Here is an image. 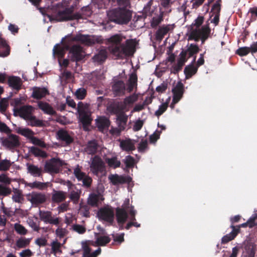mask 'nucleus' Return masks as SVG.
<instances>
[{"label":"nucleus","instance_id":"nucleus-1","mask_svg":"<svg viewBox=\"0 0 257 257\" xmlns=\"http://www.w3.org/2000/svg\"><path fill=\"white\" fill-rule=\"evenodd\" d=\"M125 37L121 34H116L107 39L109 44L108 49L110 52L117 59H124L134 54L136 51L134 40L127 39L125 43H122Z\"/></svg>","mask_w":257,"mask_h":257},{"label":"nucleus","instance_id":"nucleus-2","mask_svg":"<svg viewBox=\"0 0 257 257\" xmlns=\"http://www.w3.org/2000/svg\"><path fill=\"white\" fill-rule=\"evenodd\" d=\"M116 3L119 7L109 10L107 14L108 20L118 25H127L132 18V11L127 8L130 0H109Z\"/></svg>","mask_w":257,"mask_h":257},{"label":"nucleus","instance_id":"nucleus-3","mask_svg":"<svg viewBox=\"0 0 257 257\" xmlns=\"http://www.w3.org/2000/svg\"><path fill=\"white\" fill-rule=\"evenodd\" d=\"M81 13L80 12L74 13V7L65 8L59 10L55 14L50 18L51 22H64L75 20H80L83 18L84 16H90L91 14L88 7H83L81 9Z\"/></svg>","mask_w":257,"mask_h":257},{"label":"nucleus","instance_id":"nucleus-4","mask_svg":"<svg viewBox=\"0 0 257 257\" xmlns=\"http://www.w3.org/2000/svg\"><path fill=\"white\" fill-rule=\"evenodd\" d=\"M211 31L209 23L202 26L201 28H191L188 40L198 42L201 37H210Z\"/></svg>","mask_w":257,"mask_h":257},{"label":"nucleus","instance_id":"nucleus-5","mask_svg":"<svg viewBox=\"0 0 257 257\" xmlns=\"http://www.w3.org/2000/svg\"><path fill=\"white\" fill-rule=\"evenodd\" d=\"M97 216L99 220L105 221L110 224L114 221V213L113 208L109 206H104L99 209Z\"/></svg>","mask_w":257,"mask_h":257},{"label":"nucleus","instance_id":"nucleus-6","mask_svg":"<svg viewBox=\"0 0 257 257\" xmlns=\"http://www.w3.org/2000/svg\"><path fill=\"white\" fill-rule=\"evenodd\" d=\"M63 161L59 158H52L49 161H47L44 166V171L49 173H58L59 172V166L64 165Z\"/></svg>","mask_w":257,"mask_h":257},{"label":"nucleus","instance_id":"nucleus-7","mask_svg":"<svg viewBox=\"0 0 257 257\" xmlns=\"http://www.w3.org/2000/svg\"><path fill=\"white\" fill-rule=\"evenodd\" d=\"M71 42L69 36L67 37L65 40V38H63L61 41V45L59 44H56L53 48V51L54 55H57L61 58L64 57L66 51L70 49V43Z\"/></svg>","mask_w":257,"mask_h":257},{"label":"nucleus","instance_id":"nucleus-8","mask_svg":"<svg viewBox=\"0 0 257 257\" xmlns=\"http://www.w3.org/2000/svg\"><path fill=\"white\" fill-rule=\"evenodd\" d=\"M2 145L9 149H13L20 145L19 137L16 135L9 134L7 138L1 139Z\"/></svg>","mask_w":257,"mask_h":257},{"label":"nucleus","instance_id":"nucleus-9","mask_svg":"<svg viewBox=\"0 0 257 257\" xmlns=\"http://www.w3.org/2000/svg\"><path fill=\"white\" fill-rule=\"evenodd\" d=\"M39 216L40 219L46 224L49 223L57 226L60 222L59 218L53 216L52 212L49 211L42 210L39 209Z\"/></svg>","mask_w":257,"mask_h":257},{"label":"nucleus","instance_id":"nucleus-10","mask_svg":"<svg viewBox=\"0 0 257 257\" xmlns=\"http://www.w3.org/2000/svg\"><path fill=\"white\" fill-rule=\"evenodd\" d=\"M72 43H70L69 54L70 55V60L73 62H78L83 58L82 52V47L79 45H74L72 46Z\"/></svg>","mask_w":257,"mask_h":257},{"label":"nucleus","instance_id":"nucleus-11","mask_svg":"<svg viewBox=\"0 0 257 257\" xmlns=\"http://www.w3.org/2000/svg\"><path fill=\"white\" fill-rule=\"evenodd\" d=\"M90 170L95 175L99 173H102L104 169V164L102 159L98 156H94L90 165Z\"/></svg>","mask_w":257,"mask_h":257},{"label":"nucleus","instance_id":"nucleus-12","mask_svg":"<svg viewBox=\"0 0 257 257\" xmlns=\"http://www.w3.org/2000/svg\"><path fill=\"white\" fill-rule=\"evenodd\" d=\"M125 108V104L121 101H113L107 106V110L111 114L117 115L122 112Z\"/></svg>","mask_w":257,"mask_h":257},{"label":"nucleus","instance_id":"nucleus-13","mask_svg":"<svg viewBox=\"0 0 257 257\" xmlns=\"http://www.w3.org/2000/svg\"><path fill=\"white\" fill-rule=\"evenodd\" d=\"M56 137L57 140L64 143V146H69L74 141L73 137L71 136L67 131L64 129H61L57 131Z\"/></svg>","mask_w":257,"mask_h":257},{"label":"nucleus","instance_id":"nucleus-14","mask_svg":"<svg viewBox=\"0 0 257 257\" xmlns=\"http://www.w3.org/2000/svg\"><path fill=\"white\" fill-rule=\"evenodd\" d=\"M32 106L30 105H25L20 108H14V115L15 116H20L25 120H28L31 116Z\"/></svg>","mask_w":257,"mask_h":257},{"label":"nucleus","instance_id":"nucleus-15","mask_svg":"<svg viewBox=\"0 0 257 257\" xmlns=\"http://www.w3.org/2000/svg\"><path fill=\"white\" fill-rule=\"evenodd\" d=\"M108 179L113 185L130 183L132 179L130 176H123L118 174H112L108 176Z\"/></svg>","mask_w":257,"mask_h":257},{"label":"nucleus","instance_id":"nucleus-16","mask_svg":"<svg viewBox=\"0 0 257 257\" xmlns=\"http://www.w3.org/2000/svg\"><path fill=\"white\" fill-rule=\"evenodd\" d=\"M184 92V86L181 81H178L176 86L172 89L173 103L178 102L182 98Z\"/></svg>","mask_w":257,"mask_h":257},{"label":"nucleus","instance_id":"nucleus-17","mask_svg":"<svg viewBox=\"0 0 257 257\" xmlns=\"http://www.w3.org/2000/svg\"><path fill=\"white\" fill-rule=\"evenodd\" d=\"M116 218L117 222L119 226V228L122 229L123 224L125 223L128 218V214L126 210L123 208H116Z\"/></svg>","mask_w":257,"mask_h":257},{"label":"nucleus","instance_id":"nucleus-18","mask_svg":"<svg viewBox=\"0 0 257 257\" xmlns=\"http://www.w3.org/2000/svg\"><path fill=\"white\" fill-rule=\"evenodd\" d=\"M186 50H183L180 53L185 54L184 58L187 59L191 57L196 56L197 54L200 51V49L197 45L195 44H190L188 45Z\"/></svg>","mask_w":257,"mask_h":257},{"label":"nucleus","instance_id":"nucleus-19","mask_svg":"<svg viewBox=\"0 0 257 257\" xmlns=\"http://www.w3.org/2000/svg\"><path fill=\"white\" fill-rule=\"evenodd\" d=\"M96 125L100 132L107 130L110 125V121L105 116H100L95 120Z\"/></svg>","mask_w":257,"mask_h":257},{"label":"nucleus","instance_id":"nucleus-20","mask_svg":"<svg viewBox=\"0 0 257 257\" xmlns=\"http://www.w3.org/2000/svg\"><path fill=\"white\" fill-rule=\"evenodd\" d=\"M49 94V92L47 88L35 86L33 88L31 96L34 99L40 100Z\"/></svg>","mask_w":257,"mask_h":257},{"label":"nucleus","instance_id":"nucleus-21","mask_svg":"<svg viewBox=\"0 0 257 257\" xmlns=\"http://www.w3.org/2000/svg\"><path fill=\"white\" fill-rule=\"evenodd\" d=\"M112 89L115 96H122L125 94V87L124 82L122 80H117L114 82L112 86Z\"/></svg>","mask_w":257,"mask_h":257},{"label":"nucleus","instance_id":"nucleus-22","mask_svg":"<svg viewBox=\"0 0 257 257\" xmlns=\"http://www.w3.org/2000/svg\"><path fill=\"white\" fill-rule=\"evenodd\" d=\"M196 56L193 58L192 63L186 66L184 70V74L185 75L186 79L190 78L193 75L195 74L198 70V68L194 65V63L196 61Z\"/></svg>","mask_w":257,"mask_h":257},{"label":"nucleus","instance_id":"nucleus-23","mask_svg":"<svg viewBox=\"0 0 257 257\" xmlns=\"http://www.w3.org/2000/svg\"><path fill=\"white\" fill-rule=\"evenodd\" d=\"M8 83L13 89L19 91L21 89L22 81L19 77L12 76L8 78Z\"/></svg>","mask_w":257,"mask_h":257},{"label":"nucleus","instance_id":"nucleus-24","mask_svg":"<svg viewBox=\"0 0 257 257\" xmlns=\"http://www.w3.org/2000/svg\"><path fill=\"white\" fill-rule=\"evenodd\" d=\"M27 172L34 177H42L43 171L41 167L34 164H27Z\"/></svg>","mask_w":257,"mask_h":257},{"label":"nucleus","instance_id":"nucleus-25","mask_svg":"<svg viewBox=\"0 0 257 257\" xmlns=\"http://www.w3.org/2000/svg\"><path fill=\"white\" fill-rule=\"evenodd\" d=\"M255 253V247L252 243L247 242L244 244L242 252L244 257H254Z\"/></svg>","mask_w":257,"mask_h":257},{"label":"nucleus","instance_id":"nucleus-26","mask_svg":"<svg viewBox=\"0 0 257 257\" xmlns=\"http://www.w3.org/2000/svg\"><path fill=\"white\" fill-rule=\"evenodd\" d=\"M184 55L185 54L183 53H180L179 58L178 59L177 63L176 65L173 66L171 73L177 74L182 69L183 66L187 61V58H185Z\"/></svg>","mask_w":257,"mask_h":257},{"label":"nucleus","instance_id":"nucleus-27","mask_svg":"<svg viewBox=\"0 0 257 257\" xmlns=\"http://www.w3.org/2000/svg\"><path fill=\"white\" fill-rule=\"evenodd\" d=\"M173 28L171 25H164L160 27L156 32L155 36L156 40L158 41L162 40L164 36L169 32L171 29Z\"/></svg>","mask_w":257,"mask_h":257},{"label":"nucleus","instance_id":"nucleus-28","mask_svg":"<svg viewBox=\"0 0 257 257\" xmlns=\"http://www.w3.org/2000/svg\"><path fill=\"white\" fill-rule=\"evenodd\" d=\"M30 200L33 204L39 205L45 202L46 198L45 195L41 193H32Z\"/></svg>","mask_w":257,"mask_h":257},{"label":"nucleus","instance_id":"nucleus-29","mask_svg":"<svg viewBox=\"0 0 257 257\" xmlns=\"http://www.w3.org/2000/svg\"><path fill=\"white\" fill-rule=\"evenodd\" d=\"M230 227L232 229L231 232L223 236L221 239V243L223 244L227 243L233 240L239 233V228H236L233 225H231Z\"/></svg>","mask_w":257,"mask_h":257},{"label":"nucleus","instance_id":"nucleus-30","mask_svg":"<svg viewBox=\"0 0 257 257\" xmlns=\"http://www.w3.org/2000/svg\"><path fill=\"white\" fill-rule=\"evenodd\" d=\"M39 108L44 112L47 114L55 115L57 114L56 111L54 108L47 102L40 101L38 103Z\"/></svg>","mask_w":257,"mask_h":257},{"label":"nucleus","instance_id":"nucleus-31","mask_svg":"<svg viewBox=\"0 0 257 257\" xmlns=\"http://www.w3.org/2000/svg\"><path fill=\"white\" fill-rule=\"evenodd\" d=\"M120 147L123 151L126 152L134 151L136 149L135 144L130 139L121 141Z\"/></svg>","mask_w":257,"mask_h":257},{"label":"nucleus","instance_id":"nucleus-32","mask_svg":"<svg viewBox=\"0 0 257 257\" xmlns=\"http://www.w3.org/2000/svg\"><path fill=\"white\" fill-rule=\"evenodd\" d=\"M128 120L127 115L124 112L116 115V123L121 130H124Z\"/></svg>","mask_w":257,"mask_h":257},{"label":"nucleus","instance_id":"nucleus-33","mask_svg":"<svg viewBox=\"0 0 257 257\" xmlns=\"http://www.w3.org/2000/svg\"><path fill=\"white\" fill-rule=\"evenodd\" d=\"M10 46L5 39L0 38V57H7L10 54Z\"/></svg>","mask_w":257,"mask_h":257},{"label":"nucleus","instance_id":"nucleus-34","mask_svg":"<svg viewBox=\"0 0 257 257\" xmlns=\"http://www.w3.org/2000/svg\"><path fill=\"white\" fill-rule=\"evenodd\" d=\"M107 58V52L105 49H101L95 54L92 59L93 61L100 64L103 63Z\"/></svg>","mask_w":257,"mask_h":257},{"label":"nucleus","instance_id":"nucleus-35","mask_svg":"<svg viewBox=\"0 0 257 257\" xmlns=\"http://www.w3.org/2000/svg\"><path fill=\"white\" fill-rule=\"evenodd\" d=\"M66 193L62 191H55L52 195V200L55 203H60L65 200Z\"/></svg>","mask_w":257,"mask_h":257},{"label":"nucleus","instance_id":"nucleus-36","mask_svg":"<svg viewBox=\"0 0 257 257\" xmlns=\"http://www.w3.org/2000/svg\"><path fill=\"white\" fill-rule=\"evenodd\" d=\"M98 149V144L95 140L90 141L88 142L86 148L85 152L89 155L95 154Z\"/></svg>","mask_w":257,"mask_h":257},{"label":"nucleus","instance_id":"nucleus-37","mask_svg":"<svg viewBox=\"0 0 257 257\" xmlns=\"http://www.w3.org/2000/svg\"><path fill=\"white\" fill-rule=\"evenodd\" d=\"M15 131L17 134L21 135L29 140L32 136H34L35 134L34 132L32 130L26 127H17L15 129Z\"/></svg>","mask_w":257,"mask_h":257},{"label":"nucleus","instance_id":"nucleus-38","mask_svg":"<svg viewBox=\"0 0 257 257\" xmlns=\"http://www.w3.org/2000/svg\"><path fill=\"white\" fill-rule=\"evenodd\" d=\"M138 76L136 73H132L128 79V85L127 87V91L128 92L133 91L134 87L137 86Z\"/></svg>","mask_w":257,"mask_h":257},{"label":"nucleus","instance_id":"nucleus-39","mask_svg":"<svg viewBox=\"0 0 257 257\" xmlns=\"http://www.w3.org/2000/svg\"><path fill=\"white\" fill-rule=\"evenodd\" d=\"M49 184V182L43 183L39 181H35L32 183H28L27 185L32 189H38L40 190H43L48 188Z\"/></svg>","mask_w":257,"mask_h":257},{"label":"nucleus","instance_id":"nucleus-40","mask_svg":"<svg viewBox=\"0 0 257 257\" xmlns=\"http://www.w3.org/2000/svg\"><path fill=\"white\" fill-rule=\"evenodd\" d=\"M30 152L36 157L46 158L48 156V155L45 151L36 147H31L30 148Z\"/></svg>","mask_w":257,"mask_h":257},{"label":"nucleus","instance_id":"nucleus-41","mask_svg":"<svg viewBox=\"0 0 257 257\" xmlns=\"http://www.w3.org/2000/svg\"><path fill=\"white\" fill-rule=\"evenodd\" d=\"M99 196L95 193H91L87 199V203L93 207H98L99 205Z\"/></svg>","mask_w":257,"mask_h":257},{"label":"nucleus","instance_id":"nucleus-42","mask_svg":"<svg viewBox=\"0 0 257 257\" xmlns=\"http://www.w3.org/2000/svg\"><path fill=\"white\" fill-rule=\"evenodd\" d=\"M102 42V40L100 37L90 36L87 35L85 45L90 46H92L96 43H101Z\"/></svg>","mask_w":257,"mask_h":257},{"label":"nucleus","instance_id":"nucleus-43","mask_svg":"<svg viewBox=\"0 0 257 257\" xmlns=\"http://www.w3.org/2000/svg\"><path fill=\"white\" fill-rule=\"evenodd\" d=\"M164 12L160 11L159 15L154 17L151 22V26L153 28H156L163 21Z\"/></svg>","mask_w":257,"mask_h":257},{"label":"nucleus","instance_id":"nucleus-44","mask_svg":"<svg viewBox=\"0 0 257 257\" xmlns=\"http://www.w3.org/2000/svg\"><path fill=\"white\" fill-rule=\"evenodd\" d=\"M80 121L84 127L87 126L91 123L92 119L90 115L85 112L80 113Z\"/></svg>","mask_w":257,"mask_h":257},{"label":"nucleus","instance_id":"nucleus-45","mask_svg":"<svg viewBox=\"0 0 257 257\" xmlns=\"http://www.w3.org/2000/svg\"><path fill=\"white\" fill-rule=\"evenodd\" d=\"M105 162L110 167L114 169L119 167L121 164L116 157H113L111 158H107L105 159Z\"/></svg>","mask_w":257,"mask_h":257},{"label":"nucleus","instance_id":"nucleus-46","mask_svg":"<svg viewBox=\"0 0 257 257\" xmlns=\"http://www.w3.org/2000/svg\"><path fill=\"white\" fill-rule=\"evenodd\" d=\"M82 167H80L79 165H77L74 168L73 171V174L76 178L78 181H80L82 179L85 177L87 174L81 171Z\"/></svg>","mask_w":257,"mask_h":257},{"label":"nucleus","instance_id":"nucleus-47","mask_svg":"<svg viewBox=\"0 0 257 257\" xmlns=\"http://www.w3.org/2000/svg\"><path fill=\"white\" fill-rule=\"evenodd\" d=\"M30 125L32 126L42 127L44 126L43 120L37 119L34 115H31L29 119Z\"/></svg>","mask_w":257,"mask_h":257},{"label":"nucleus","instance_id":"nucleus-48","mask_svg":"<svg viewBox=\"0 0 257 257\" xmlns=\"http://www.w3.org/2000/svg\"><path fill=\"white\" fill-rule=\"evenodd\" d=\"M87 35H83L81 34H77L73 37L71 36H69V38L71 42H73L74 41L79 42L81 44L85 45L86 43V40L87 38Z\"/></svg>","mask_w":257,"mask_h":257},{"label":"nucleus","instance_id":"nucleus-49","mask_svg":"<svg viewBox=\"0 0 257 257\" xmlns=\"http://www.w3.org/2000/svg\"><path fill=\"white\" fill-rule=\"evenodd\" d=\"M30 242V239L21 237L16 241V245L19 248H25L29 245Z\"/></svg>","mask_w":257,"mask_h":257},{"label":"nucleus","instance_id":"nucleus-50","mask_svg":"<svg viewBox=\"0 0 257 257\" xmlns=\"http://www.w3.org/2000/svg\"><path fill=\"white\" fill-rule=\"evenodd\" d=\"M12 163L10 160L7 159L0 160V171H8L11 166Z\"/></svg>","mask_w":257,"mask_h":257},{"label":"nucleus","instance_id":"nucleus-51","mask_svg":"<svg viewBox=\"0 0 257 257\" xmlns=\"http://www.w3.org/2000/svg\"><path fill=\"white\" fill-rule=\"evenodd\" d=\"M8 185L0 184V196L6 197L11 194L12 190Z\"/></svg>","mask_w":257,"mask_h":257},{"label":"nucleus","instance_id":"nucleus-52","mask_svg":"<svg viewBox=\"0 0 257 257\" xmlns=\"http://www.w3.org/2000/svg\"><path fill=\"white\" fill-rule=\"evenodd\" d=\"M110 240V238L107 236H101L97 238L96 243L99 246H104Z\"/></svg>","mask_w":257,"mask_h":257},{"label":"nucleus","instance_id":"nucleus-53","mask_svg":"<svg viewBox=\"0 0 257 257\" xmlns=\"http://www.w3.org/2000/svg\"><path fill=\"white\" fill-rule=\"evenodd\" d=\"M14 229L17 233L20 235H26L28 233L27 229L20 223H15L14 225Z\"/></svg>","mask_w":257,"mask_h":257},{"label":"nucleus","instance_id":"nucleus-54","mask_svg":"<svg viewBox=\"0 0 257 257\" xmlns=\"http://www.w3.org/2000/svg\"><path fill=\"white\" fill-rule=\"evenodd\" d=\"M204 20V17L202 16H199L192 23L191 25V28L195 29L199 28V27L202 25Z\"/></svg>","mask_w":257,"mask_h":257},{"label":"nucleus","instance_id":"nucleus-55","mask_svg":"<svg viewBox=\"0 0 257 257\" xmlns=\"http://www.w3.org/2000/svg\"><path fill=\"white\" fill-rule=\"evenodd\" d=\"M168 107V104L167 103H163L160 105L159 108L155 112V115L159 117L161 116L165 111L167 110Z\"/></svg>","mask_w":257,"mask_h":257},{"label":"nucleus","instance_id":"nucleus-56","mask_svg":"<svg viewBox=\"0 0 257 257\" xmlns=\"http://www.w3.org/2000/svg\"><path fill=\"white\" fill-rule=\"evenodd\" d=\"M80 197V191H72L69 195L70 199L74 203H77L79 201Z\"/></svg>","mask_w":257,"mask_h":257},{"label":"nucleus","instance_id":"nucleus-57","mask_svg":"<svg viewBox=\"0 0 257 257\" xmlns=\"http://www.w3.org/2000/svg\"><path fill=\"white\" fill-rule=\"evenodd\" d=\"M249 53L248 47H240L235 51V54L241 57L246 56Z\"/></svg>","mask_w":257,"mask_h":257},{"label":"nucleus","instance_id":"nucleus-58","mask_svg":"<svg viewBox=\"0 0 257 257\" xmlns=\"http://www.w3.org/2000/svg\"><path fill=\"white\" fill-rule=\"evenodd\" d=\"M86 94V90L84 88L78 89L75 93L76 97L80 100L83 99L85 97Z\"/></svg>","mask_w":257,"mask_h":257},{"label":"nucleus","instance_id":"nucleus-59","mask_svg":"<svg viewBox=\"0 0 257 257\" xmlns=\"http://www.w3.org/2000/svg\"><path fill=\"white\" fill-rule=\"evenodd\" d=\"M51 249L53 253H56L59 251H61L60 248L61 247V244L57 240L53 241L51 244Z\"/></svg>","mask_w":257,"mask_h":257},{"label":"nucleus","instance_id":"nucleus-60","mask_svg":"<svg viewBox=\"0 0 257 257\" xmlns=\"http://www.w3.org/2000/svg\"><path fill=\"white\" fill-rule=\"evenodd\" d=\"M30 140L31 143L35 145H37L41 147L45 148L46 147V144L43 141H41L37 137L32 136V137L30 138Z\"/></svg>","mask_w":257,"mask_h":257},{"label":"nucleus","instance_id":"nucleus-61","mask_svg":"<svg viewBox=\"0 0 257 257\" xmlns=\"http://www.w3.org/2000/svg\"><path fill=\"white\" fill-rule=\"evenodd\" d=\"M81 181L82 182V186L84 187L89 188L91 186L92 179L89 176L87 175Z\"/></svg>","mask_w":257,"mask_h":257},{"label":"nucleus","instance_id":"nucleus-62","mask_svg":"<svg viewBox=\"0 0 257 257\" xmlns=\"http://www.w3.org/2000/svg\"><path fill=\"white\" fill-rule=\"evenodd\" d=\"M124 162L127 168H131L134 166L135 159L132 156L128 155L125 157Z\"/></svg>","mask_w":257,"mask_h":257},{"label":"nucleus","instance_id":"nucleus-63","mask_svg":"<svg viewBox=\"0 0 257 257\" xmlns=\"http://www.w3.org/2000/svg\"><path fill=\"white\" fill-rule=\"evenodd\" d=\"M148 148V141L147 140H142L138 147V151L140 153H144Z\"/></svg>","mask_w":257,"mask_h":257},{"label":"nucleus","instance_id":"nucleus-64","mask_svg":"<svg viewBox=\"0 0 257 257\" xmlns=\"http://www.w3.org/2000/svg\"><path fill=\"white\" fill-rule=\"evenodd\" d=\"M161 131H156L149 137V141L150 143H155L160 138Z\"/></svg>","mask_w":257,"mask_h":257}]
</instances>
